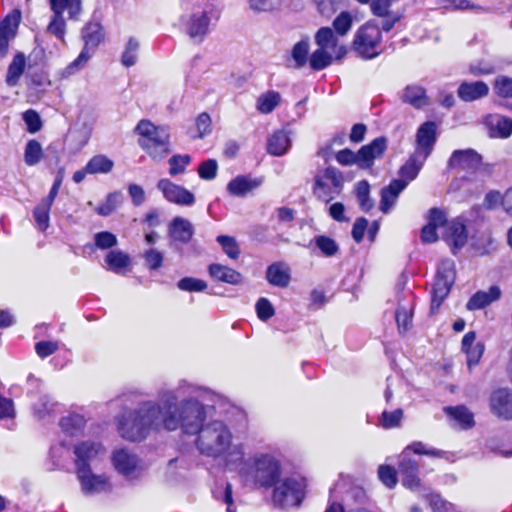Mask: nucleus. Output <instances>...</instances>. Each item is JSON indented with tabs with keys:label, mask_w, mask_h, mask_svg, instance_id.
<instances>
[{
	"label": "nucleus",
	"mask_w": 512,
	"mask_h": 512,
	"mask_svg": "<svg viewBox=\"0 0 512 512\" xmlns=\"http://www.w3.org/2000/svg\"><path fill=\"white\" fill-rule=\"evenodd\" d=\"M204 391L185 381L174 389H161L158 401H144L138 407L118 418V431L129 441H141L151 431L180 430L197 435L196 447L208 457H219L232 443V434L220 420L206 424L204 404L199 400Z\"/></svg>",
	"instance_id": "nucleus-1"
},
{
	"label": "nucleus",
	"mask_w": 512,
	"mask_h": 512,
	"mask_svg": "<svg viewBox=\"0 0 512 512\" xmlns=\"http://www.w3.org/2000/svg\"><path fill=\"white\" fill-rule=\"evenodd\" d=\"M219 0H183V4L191 6V11L182 15L181 23L184 32L195 43H202L220 18Z\"/></svg>",
	"instance_id": "nucleus-2"
},
{
	"label": "nucleus",
	"mask_w": 512,
	"mask_h": 512,
	"mask_svg": "<svg viewBox=\"0 0 512 512\" xmlns=\"http://www.w3.org/2000/svg\"><path fill=\"white\" fill-rule=\"evenodd\" d=\"M239 474L246 484L270 488L281 476L279 461L269 454H257L243 462Z\"/></svg>",
	"instance_id": "nucleus-3"
},
{
	"label": "nucleus",
	"mask_w": 512,
	"mask_h": 512,
	"mask_svg": "<svg viewBox=\"0 0 512 512\" xmlns=\"http://www.w3.org/2000/svg\"><path fill=\"white\" fill-rule=\"evenodd\" d=\"M52 16L47 25L46 32L64 41L66 34V21L63 13L68 11L69 18L77 20L82 12V0H49Z\"/></svg>",
	"instance_id": "nucleus-4"
},
{
	"label": "nucleus",
	"mask_w": 512,
	"mask_h": 512,
	"mask_svg": "<svg viewBox=\"0 0 512 512\" xmlns=\"http://www.w3.org/2000/svg\"><path fill=\"white\" fill-rule=\"evenodd\" d=\"M381 41V29L377 25L368 22L356 31L353 49L363 59H373L383 51Z\"/></svg>",
	"instance_id": "nucleus-5"
},
{
	"label": "nucleus",
	"mask_w": 512,
	"mask_h": 512,
	"mask_svg": "<svg viewBox=\"0 0 512 512\" xmlns=\"http://www.w3.org/2000/svg\"><path fill=\"white\" fill-rule=\"evenodd\" d=\"M272 487H274L272 501L275 506L282 509L297 507L304 498V484L297 478L280 479Z\"/></svg>",
	"instance_id": "nucleus-6"
},
{
	"label": "nucleus",
	"mask_w": 512,
	"mask_h": 512,
	"mask_svg": "<svg viewBox=\"0 0 512 512\" xmlns=\"http://www.w3.org/2000/svg\"><path fill=\"white\" fill-rule=\"evenodd\" d=\"M455 281V264L452 260L446 259L440 262L435 283L431 293L430 312L436 313L446 297L449 295L451 287Z\"/></svg>",
	"instance_id": "nucleus-7"
},
{
	"label": "nucleus",
	"mask_w": 512,
	"mask_h": 512,
	"mask_svg": "<svg viewBox=\"0 0 512 512\" xmlns=\"http://www.w3.org/2000/svg\"><path fill=\"white\" fill-rule=\"evenodd\" d=\"M103 37L102 26L99 23L90 22L82 29L84 47L78 57L65 68L66 75H73L85 66Z\"/></svg>",
	"instance_id": "nucleus-8"
},
{
	"label": "nucleus",
	"mask_w": 512,
	"mask_h": 512,
	"mask_svg": "<svg viewBox=\"0 0 512 512\" xmlns=\"http://www.w3.org/2000/svg\"><path fill=\"white\" fill-rule=\"evenodd\" d=\"M448 167L465 172L464 181L477 182V174L483 168L482 156L473 149L455 150L448 161ZM479 182L482 187L484 181L481 179Z\"/></svg>",
	"instance_id": "nucleus-9"
},
{
	"label": "nucleus",
	"mask_w": 512,
	"mask_h": 512,
	"mask_svg": "<svg viewBox=\"0 0 512 512\" xmlns=\"http://www.w3.org/2000/svg\"><path fill=\"white\" fill-rule=\"evenodd\" d=\"M112 462L118 473L129 480L139 479L142 475L143 467L139 458L126 449L116 450Z\"/></svg>",
	"instance_id": "nucleus-10"
},
{
	"label": "nucleus",
	"mask_w": 512,
	"mask_h": 512,
	"mask_svg": "<svg viewBox=\"0 0 512 512\" xmlns=\"http://www.w3.org/2000/svg\"><path fill=\"white\" fill-rule=\"evenodd\" d=\"M76 474L85 495H95L112 490L108 478L105 475L92 473L91 468L78 469Z\"/></svg>",
	"instance_id": "nucleus-11"
},
{
	"label": "nucleus",
	"mask_w": 512,
	"mask_h": 512,
	"mask_svg": "<svg viewBox=\"0 0 512 512\" xmlns=\"http://www.w3.org/2000/svg\"><path fill=\"white\" fill-rule=\"evenodd\" d=\"M157 188L163 193V196L169 202L182 206H192L195 203L193 193L188 191L186 188L171 182L169 179L159 180Z\"/></svg>",
	"instance_id": "nucleus-12"
},
{
	"label": "nucleus",
	"mask_w": 512,
	"mask_h": 512,
	"mask_svg": "<svg viewBox=\"0 0 512 512\" xmlns=\"http://www.w3.org/2000/svg\"><path fill=\"white\" fill-rule=\"evenodd\" d=\"M491 412L498 418L512 420V390L499 388L494 390L489 397Z\"/></svg>",
	"instance_id": "nucleus-13"
},
{
	"label": "nucleus",
	"mask_w": 512,
	"mask_h": 512,
	"mask_svg": "<svg viewBox=\"0 0 512 512\" xmlns=\"http://www.w3.org/2000/svg\"><path fill=\"white\" fill-rule=\"evenodd\" d=\"M135 132L144 137V140L140 143L143 148L170 140L167 128L156 127L148 120H141L135 128Z\"/></svg>",
	"instance_id": "nucleus-14"
},
{
	"label": "nucleus",
	"mask_w": 512,
	"mask_h": 512,
	"mask_svg": "<svg viewBox=\"0 0 512 512\" xmlns=\"http://www.w3.org/2000/svg\"><path fill=\"white\" fill-rule=\"evenodd\" d=\"M436 131L437 125L432 121L425 122L418 128L415 153L422 158H428L436 143Z\"/></svg>",
	"instance_id": "nucleus-15"
},
{
	"label": "nucleus",
	"mask_w": 512,
	"mask_h": 512,
	"mask_svg": "<svg viewBox=\"0 0 512 512\" xmlns=\"http://www.w3.org/2000/svg\"><path fill=\"white\" fill-rule=\"evenodd\" d=\"M418 473L417 462L410 458L409 453L402 452L398 463V474L401 476L402 484L410 489L417 488L420 485Z\"/></svg>",
	"instance_id": "nucleus-16"
},
{
	"label": "nucleus",
	"mask_w": 512,
	"mask_h": 512,
	"mask_svg": "<svg viewBox=\"0 0 512 512\" xmlns=\"http://www.w3.org/2000/svg\"><path fill=\"white\" fill-rule=\"evenodd\" d=\"M387 149L386 137L375 138L371 143L362 146L359 151V168H371L374 160L380 158Z\"/></svg>",
	"instance_id": "nucleus-17"
},
{
	"label": "nucleus",
	"mask_w": 512,
	"mask_h": 512,
	"mask_svg": "<svg viewBox=\"0 0 512 512\" xmlns=\"http://www.w3.org/2000/svg\"><path fill=\"white\" fill-rule=\"evenodd\" d=\"M104 449L100 443L92 441H84L74 447V454L76 456V468H90V463L96 459Z\"/></svg>",
	"instance_id": "nucleus-18"
},
{
	"label": "nucleus",
	"mask_w": 512,
	"mask_h": 512,
	"mask_svg": "<svg viewBox=\"0 0 512 512\" xmlns=\"http://www.w3.org/2000/svg\"><path fill=\"white\" fill-rule=\"evenodd\" d=\"M444 239L452 246V252L454 254H456L457 250H460L466 245L468 234L462 219L456 218L447 223Z\"/></svg>",
	"instance_id": "nucleus-19"
},
{
	"label": "nucleus",
	"mask_w": 512,
	"mask_h": 512,
	"mask_svg": "<svg viewBox=\"0 0 512 512\" xmlns=\"http://www.w3.org/2000/svg\"><path fill=\"white\" fill-rule=\"evenodd\" d=\"M168 232L173 241L187 244L193 237L194 227L188 219L178 216L169 224Z\"/></svg>",
	"instance_id": "nucleus-20"
},
{
	"label": "nucleus",
	"mask_w": 512,
	"mask_h": 512,
	"mask_svg": "<svg viewBox=\"0 0 512 512\" xmlns=\"http://www.w3.org/2000/svg\"><path fill=\"white\" fill-rule=\"evenodd\" d=\"M485 125L491 137L508 138L512 134V119L500 114H490L485 118Z\"/></svg>",
	"instance_id": "nucleus-21"
},
{
	"label": "nucleus",
	"mask_w": 512,
	"mask_h": 512,
	"mask_svg": "<svg viewBox=\"0 0 512 512\" xmlns=\"http://www.w3.org/2000/svg\"><path fill=\"white\" fill-rule=\"evenodd\" d=\"M19 20V14H10L0 23V56L2 57L7 54L9 42L16 35Z\"/></svg>",
	"instance_id": "nucleus-22"
},
{
	"label": "nucleus",
	"mask_w": 512,
	"mask_h": 512,
	"mask_svg": "<svg viewBox=\"0 0 512 512\" xmlns=\"http://www.w3.org/2000/svg\"><path fill=\"white\" fill-rule=\"evenodd\" d=\"M262 184V178H251L249 176H237L227 185V191L237 197H244L249 192L257 189Z\"/></svg>",
	"instance_id": "nucleus-23"
},
{
	"label": "nucleus",
	"mask_w": 512,
	"mask_h": 512,
	"mask_svg": "<svg viewBox=\"0 0 512 512\" xmlns=\"http://www.w3.org/2000/svg\"><path fill=\"white\" fill-rule=\"evenodd\" d=\"M315 42L319 48L335 53L337 58H341L346 53L345 48L338 45V39L334 35L333 30L329 27H321L317 31L315 35Z\"/></svg>",
	"instance_id": "nucleus-24"
},
{
	"label": "nucleus",
	"mask_w": 512,
	"mask_h": 512,
	"mask_svg": "<svg viewBox=\"0 0 512 512\" xmlns=\"http://www.w3.org/2000/svg\"><path fill=\"white\" fill-rule=\"evenodd\" d=\"M405 180H393L381 190L380 210L388 213L397 201L399 194L406 188Z\"/></svg>",
	"instance_id": "nucleus-25"
},
{
	"label": "nucleus",
	"mask_w": 512,
	"mask_h": 512,
	"mask_svg": "<svg viewBox=\"0 0 512 512\" xmlns=\"http://www.w3.org/2000/svg\"><path fill=\"white\" fill-rule=\"evenodd\" d=\"M289 131L281 129L275 131L267 139V151L273 156H282L287 153L291 146Z\"/></svg>",
	"instance_id": "nucleus-26"
},
{
	"label": "nucleus",
	"mask_w": 512,
	"mask_h": 512,
	"mask_svg": "<svg viewBox=\"0 0 512 512\" xmlns=\"http://www.w3.org/2000/svg\"><path fill=\"white\" fill-rule=\"evenodd\" d=\"M402 102L413 106L416 109H421L429 105V99L426 95V90L419 85L406 86L401 94Z\"/></svg>",
	"instance_id": "nucleus-27"
},
{
	"label": "nucleus",
	"mask_w": 512,
	"mask_h": 512,
	"mask_svg": "<svg viewBox=\"0 0 512 512\" xmlns=\"http://www.w3.org/2000/svg\"><path fill=\"white\" fill-rule=\"evenodd\" d=\"M266 279L273 286L286 288L291 280L290 269L284 263H273L266 270Z\"/></svg>",
	"instance_id": "nucleus-28"
},
{
	"label": "nucleus",
	"mask_w": 512,
	"mask_h": 512,
	"mask_svg": "<svg viewBox=\"0 0 512 512\" xmlns=\"http://www.w3.org/2000/svg\"><path fill=\"white\" fill-rule=\"evenodd\" d=\"M501 296L498 286H491L488 291L476 292L467 302L466 308L470 311L479 310L496 301Z\"/></svg>",
	"instance_id": "nucleus-29"
},
{
	"label": "nucleus",
	"mask_w": 512,
	"mask_h": 512,
	"mask_svg": "<svg viewBox=\"0 0 512 512\" xmlns=\"http://www.w3.org/2000/svg\"><path fill=\"white\" fill-rule=\"evenodd\" d=\"M489 92L488 85L483 81L463 82L458 88V96L463 101L471 102L485 97Z\"/></svg>",
	"instance_id": "nucleus-30"
},
{
	"label": "nucleus",
	"mask_w": 512,
	"mask_h": 512,
	"mask_svg": "<svg viewBox=\"0 0 512 512\" xmlns=\"http://www.w3.org/2000/svg\"><path fill=\"white\" fill-rule=\"evenodd\" d=\"M209 273L214 279L233 285L242 281V276L239 272L221 264H211L209 266Z\"/></svg>",
	"instance_id": "nucleus-31"
},
{
	"label": "nucleus",
	"mask_w": 512,
	"mask_h": 512,
	"mask_svg": "<svg viewBox=\"0 0 512 512\" xmlns=\"http://www.w3.org/2000/svg\"><path fill=\"white\" fill-rule=\"evenodd\" d=\"M26 65L25 55L21 52L17 53L8 66L6 83L10 87L18 84Z\"/></svg>",
	"instance_id": "nucleus-32"
},
{
	"label": "nucleus",
	"mask_w": 512,
	"mask_h": 512,
	"mask_svg": "<svg viewBox=\"0 0 512 512\" xmlns=\"http://www.w3.org/2000/svg\"><path fill=\"white\" fill-rule=\"evenodd\" d=\"M426 159L427 158H422L421 155L414 152L406 161V163L400 168L399 174L402 177L401 180H405L407 183L414 180Z\"/></svg>",
	"instance_id": "nucleus-33"
},
{
	"label": "nucleus",
	"mask_w": 512,
	"mask_h": 512,
	"mask_svg": "<svg viewBox=\"0 0 512 512\" xmlns=\"http://www.w3.org/2000/svg\"><path fill=\"white\" fill-rule=\"evenodd\" d=\"M324 179L331 182L336 193H339L343 187L344 178L340 170L335 167H327L324 171L323 176L315 177V188L323 189L326 187Z\"/></svg>",
	"instance_id": "nucleus-34"
},
{
	"label": "nucleus",
	"mask_w": 512,
	"mask_h": 512,
	"mask_svg": "<svg viewBox=\"0 0 512 512\" xmlns=\"http://www.w3.org/2000/svg\"><path fill=\"white\" fill-rule=\"evenodd\" d=\"M444 411L448 416L463 428L467 429L474 425L473 414L465 406L445 407Z\"/></svg>",
	"instance_id": "nucleus-35"
},
{
	"label": "nucleus",
	"mask_w": 512,
	"mask_h": 512,
	"mask_svg": "<svg viewBox=\"0 0 512 512\" xmlns=\"http://www.w3.org/2000/svg\"><path fill=\"white\" fill-rule=\"evenodd\" d=\"M105 261L109 270L120 273L130 264V257L120 250H112L106 255Z\"/></svg>",
	"instance_id": "nucleus-36"
},
{
	"label": "nucleus",
	"mask_w": 512,
	"mask_h": 512,
	"mask_svg": "<svg viewBox=\"0 0 512 512\" xmlns=\"http://www.w3.org/2000/svg\"><path fill=\"white\" fill-rule=\"evenodd\" d=\"M86 165L89 174H106L113 169L114 162L105 155L99 154L93 156Z\"/></svg>",
	"instance_id": "nucleus-37"
},
{
	"label": "nucleus",
	"mask_w": 512,
	"mask_h": 512,
	"mask_svg": "<svg viewBox=\"0 0 512 512\" xmlns=\"http://www.w3.org/2000/svg\"><path fill=\"white\" fill-rule=\"evenodd\" d=\"M123 199V193L120 191L109 193L105 202L98 206L96 211L101 216H109L122 204Z\"/></svg>",
	"instance_id": "nucleus-38"
},
{
	"label": "nucleus",
	"mask_w": 512,
	"mask_h": 512,
	"mask_svg": "<svg viewBox=\"0 0 512 512\" xmlns=\"http://www.w3.org/2000/svg\"><path fill=\"white\" fill-rule=\"evenodd\" d=\"M333 54L334 53L329 50L318 48L310 56L309 62L311 68L316 71L325 69L332 63Z\"/></svg>",
	"instance_id": "nucleus-39"
},
{
	"label": "nucleus",
	"mask_w": 512,
	"mask_h": 512,
	"mask_svg": "<svg viewBox=\"0 0 512 512\" xmlns=\"http://www.w3.org/2000/svg\"><path fill=\"white\" fill-rule=\"evenodd\" d=\"M85 419L79 414H70L60 420V427L66 434L75 435L82 430Z\"/></svg>",
	"instance_id": "nucleus-40"
},
{
	"label": "nucleus",
	"mask_w": 512,
	"mask_h": 512,
	"mask_svg": "<svg viewBox=\"0 0 512 512\" xmlns=\"http://www.w3.org/2000/svg\"><path fill=\"white\" fill-rule=\"evenodd\" d=\"M281 96L278 92H267L257 100V109L264 114L271 113L280 103Z\"/></svg>",
	"instance_id": "nucleus-41"
},
{
	"label": "nucleus",
	"mask_w": 512,
	"mask_h": 512,
	"mask_svg": "<svg viewBox=\"0 0 512 512\" xmlns=\"http://www.w3.org/2000/svg\"><path fill=\"white\" fill-rule=\"evenodd\" d=\"M315 245L326 257H333L339 252V245L336 241L325 235H318L314 238Z\"/></svg>",
	"instance_id": "nucleus-42"
},
{
	"label": "nucleus",
	"mask_w": 512,
	"mask_h": 512,
	"mask_svg": "<svg viewBox=\"0 0 512 512\" xmlns=\"http://www.w3.org/2000/svg\"><path fill=\"white\" fill-rule=\"evenodd\" d=\"M216 241L220 244L223 252L233 260L238 259L240 255V247L234 237L219 235Z\"/></svg>",
	"instance_id": "nucleus-43"
},
{
	"label": "nucleus",
	"mask_w": 512,
	"mask_h": 512,
	"mask_svg": "<svg viewBox=\"0 0 512 512\" xmlns=\"http://www.w3.org/2000/svg\"><path fill=\"white\" fill-rule=\"evenodd\" d=\"M370 185L366 180L357 183L356 196L358 198L360 207L363 211H369L373 208L374 202L369 196Z\"/></svg>",
	"instance_id": "nucleus-44"
},
{
	"label": "nucleus",
	"mask_w": 512,
	"mask_h": 512,
	"mask_svg": "<svg viewBox=\"0 0 512 512\" xmlns=\"http://www.w3.org/2000/svg\"><path fill=\"white\" fill-rule=\"evenodd\" d=\"M43 152L40 143L36 140H30L26 144L24 152L25 163L29 166L36 165L40 162Z\"/></svg>",
	"instance_id": "nucleus-45"
},
{
	"label": "nucleus",
	"mask_w": 512,
	"mask_h": 512,
	"mask_svg": "<svg viewBox=\"0 0 512 512\" xmlns=\"http://www.w3.org/2000/svg\"><path fill=\"white\" fill-rule=\"evenodd\" d=\"M52 205L41 201L34 209L33 215L41 231H45L49 226V211Z\"/></svg>",
	"instance_id": "nucleus-46"
},
{
	"label": "nucleus",
	"mask_w": 512,
	"mask_h": 512,
	"mask_svg": "<svg viewBox=\"0 0 512 512\" xmlns=\"http://www.w3.org/2000/svg\"><path fill=\"white\" fill-rule=\"evenodd\" d=\"M414 452L418 455H427L430 457L442 458L445 456V452L436 448H427L426 445L420 441H416L408 445L403 452L409 453Z\"/></svg>",
	"instance_id": "nucleus-47"
},
{
	"label": "nucleus",
	"mask_w": 512,
	"mask_h": 512,
	"mask_svg": "<svg viewBox=\"0 0 512 512\" xmlns=\"http://www.w3.org/2000/svg\"><path fill=\"white\" fill-rule=\"evenodd\" d=\"M309 53V41L308 39L297 42L292 49V58L296 62V67H303L307 62V56Z\"/></svg>",
	"instance_id": "nucleus-48"
},
{
	"label": "nucleus",
	"mask_w": 512,
	"mask_h": 512,
	"mask_svg": "<svg viewBox=\"0 0 512 512\" xmlns=\"http://www.w3.org/2000/svg\"><path fill=\"white\" fill-rule=\"evenodd\" d=\"M352 23L353 18L350 12L343 11L334 19L333 28L338 35L344 36L350 31Z\"/></svg>",
	"instance_id": "nucleus-49"
},
{
	"label": "nucleus",
	"mask_w": 512,
	"mask_h": 512,
	"mask_svg": "<svg viewBox=\"0 0 512 512\" xmlns=\"http://www.w3.org/2000/svg\"><path fill=\"white\" fill-rule=\"evenodd\" d=\"M139 49V42L134 38H130L127 42L126 48L122 54V64L126 67H131L137 62V52Z\"/></svg>",
	"instance_id": "nucleus-50"
},
{
	"label": "nucleus",
	"mask_w": 512,
	"mask_h": 512,
	"mask_svg": "<svg viewBox=\"0 0 512 512\" xmlns=\"http://www.w3.org/2000/svg\"><path fill=\"white\" fill-rule=\"evenodd\" d=\"M249 8L255 13H268L277 10L280 0H247Z\"/></svg>",
	"instance_id": "nucleus-51"
},
{
	"label": "nucleus",
	"mask_w": 512,
	"mask_h": 512,
	"mask_svg": "<svg viewBox=\"0 0 512 512\" xmlns=\"http://www.w3.org/2000/svg\"><path fill=\"white\" fill-rule=\"evenodd\" d=\"M177 287L182 291L200 292L207 288L205 281L193 277H184L178 281Z\"/></svg>",
	"instance_id": "nucleus-52"
},
{
	"label": "nucleus",
	"mask_w": 512,
	"mask_h": 512,
	"mask_svg": "<svg viewBox=\"0 0 512 512\" xmlns=\"http://www.w3.org/2000/svg\"><path fill=\"white\" fill-rule=\"evenodd\" d=\"M169 174L172 176L181 174L185 171L186 166L191 162V157L185 155H174L169 159Z\"/></svg>",
	"instance_id": "nucleus-53"
},
{
	"label": "nucleus",
	"mask_w": 512,
	"mask_h": 512,
	"mask_svg": "<svg viewBox=\"0 0 512 512\" xmlns=\"http://www.w3.org/2000/svg\"><path fill=\"white\" fill-rule=\"evenodd\" d=\"M494 90L501 97L512 98V78L498 76L494 82Z\"/></svg>",
	"instance_id": "nucleus-54"
},
{
	"label": "nucleus",
	"mask_w": 512,
	"mask_h": 512,
	"mask_svg": "<svg viewBox=\"0 0 512 512\" xmlns=\"http://www.w3.org/2000/svg\"><path fill=\"white\" fill-rule=\"evenodd\" d=\"M95 246L99 249L105 250L117 245L116 236L108 231L96 233L94 235Z\"/></svg>",
	"instance_id": "nucleus-55"
},
{
	"label": "nucleus",
	"mask_w": 512,
	"mask_h": 512,
	"mask_svg": "<svg viewBox=\"0 0 512 512\" xmlns=\"http://www.w3.org/2000/svg\"><path fill=\"white\" fill-rule=\"evenodd\" d=\"M397 473H398V471L396 472L393 467L388 466V465H381L378 468L379 479L388 488L395 487V485L397 483V476H396Z\"/></svg>",
	"instance_id": "nucleus-56"
},
{
	"label": "nucleus",
	"mask_w": 512,
	"mask_h": 512,
	"mask_svg": "<svg viewBox=\"0 0 512 512\" xmlns=\"http://www.w3.org/2000/svg\"><path fill=\"white\" fill-rule=\"evenodd\" d=\"M255 308H256L258 318L262 321L269 320L275 314L273 305L267 298H264V297L260 298L256 302Z\"/></svg>",
	"instance_id": "nucleus-57"
},
{
	"label": "nucleus",
	"mask_w": 512,
	"mask_h": 512,
	"mask_svg": "<svg viewBox=\"0 0 512 512\" xmlns=\"http://www.w3.org/2000/svg\"><path fill=\"white\" fill-rule=\"evenodd\" d=\"M218 164L214 159L203 161L198 167V174L204 180H212L217 175Z\"/></svg>",
	"instance_id": "nucleus-58"
},
{
	"label": "nucleus",
	"mask_w": 512,
	"mask_h": 512,
	"mask_svg": "<svg viewBox=\"0 0 512 512\" xmlns=\"http://www.w3.org/2000/svg\"><path fill=\"white\" fill-rule=\"evenodd\" d=\"M403 417V411L396 409L392 412L384 411L381 416V424L385 429H391L400 425Z\"/></svg>",
	"instance_id": "nucleus-59"
},
{
	"label": "nucleus",
	"mask_w": 512,
	"mask_h": 512,
	"mask_svg": "<svg viewBox=\"0 0 512 512\" xmlns=\"http://www.w3.org/2000/svg\"><path fill=\"white\" fill-rule=\"evenodd\" d=\"M197 135L194 138H203L211 133L212 121L208 113H201L196 119Z\"/></svg>",
	"instance_id": "nucleus-60"
},
{
	"label": "nucleus",
	"mask_w": 512,
	"mask_h": 512,
	"mask_svg": "<svg viewBox=\"0 0 512 512\" xmlns=\"http://www.w3.org/2000/svg\"><path fill=\"white\" fill-rule=\"evenodd\" d=\"M396 322L399 331L402 333L407 332L412 325V313L411 311L399 307L396 311Z\"/></svg>",
	"instance_id": "nucleus-61"
},
{
	"label": "nucleus",
	"mask_w": 512,
	"mask_h": 512,
	"mask_svg": "<svg viewBox=\"0 0 512 512\" xmlns=\"http://www.w3.org/2000/svg\"><path fill=\"white\" fill-rule=\"evenodd\" d=\"M23 120L27 125L30 133H36L41 129L42 122L39 114L32 109H29L23 113Z\"/></svg>",
	"instance_id": "nucleus-62"
},
{
	"label": "nucleus",
	"mask_w": 512,
	"mask_h": 512,
	"mask_svg": "<svg viewBox=\"0 0 512 512\" xmlns=\"http://www.w3.org/2000/svg\"><path fill=\"white\" fill-rule=\"evenodd\" d=\"M144 149L153 159L161 160L171 152L170 140L164 141L161 144H153V146Z\"/></svg>",
	"instance_id": "nucleus-63"
},
{
	"label": "nucleus",
	"mask_w": 512,
	"mask_h": 512,
	"mask_svg": "<svg viewBox=\"0 0 512 512\" xmlns=\"http://www.w3.org/2000/svg\"><path fill=\"white\" fill-rule=\"evenodd\" d=\"M469 70L474 76H481L495 73L496 68L492 63L480 60L470 64Z\"/></svg>",
	"instance_id": "nucleus-64"
}]
</instances>
